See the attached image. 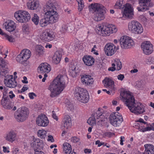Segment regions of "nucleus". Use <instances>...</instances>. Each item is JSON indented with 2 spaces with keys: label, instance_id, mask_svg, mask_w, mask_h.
Instances as JSON below:
<instances>
[{
  "label": "nucleus",
  "instance_id": "obj_1",
  "mask_svg": "<svg viewBox=\"0 0 154 154\" xmlns=\"http://www.w3.org/2000/svg\"><path fill=\"white\" fill-rule=\"evenodd\" d=\"M120 95L122 101L132 112L138 115L144 111L143 105L140 103H135V99L130 91H124L121 92Z\"/></svg>",
  "mask_w": 154,
  "mask_h": 154
},
{
  "label": "nucleus",
  "instance_id": "obj_24",
  "mask_svg": "<svg viewBox=\"0 0 154 154\" xmlns=\"http://www.w3.org/2000/svg\"><path fill=\"white\" fill-rule=\"evenodd\" d=\"M62 125L66 129L70 127L72 125V121L69 116L66 115L64 116L62 121Z\"/></svg>",
  "mask_w": 154,
  "mask_h": 154
},
{
  "label": "nucleus",
  "instance_id": "obj_23",
  "mask_svg": "<svg viewBox=\"0 0 154 154\" xmlns=\"http://www.w3.org/2000/svg\"><path fill=\"white\" fill-rule=\"evenodd\" d=\"M17 134L15 131L11 130L6 134L5 137L6 140L12 143L15 140Z\"/></svg>",
  "mask_w": 154,
  "mask_h": 154
},
{
  "label": "nucleus",
  "instance_id": "obj_5",
  "mask_svg": "<svg viewBox=\"0 0 154 154\" xmlns=\"http://www.w3.org/2000/svg\"><path fill=\"white\" fill-rule=\"evenodd\" d=\"M95 30L98 34L105 36L109 35L110 33L116 32L117 31V29L114 25L104 23L98 25L96 26Z\"/></svg>",
  "mask_w": 154,
  "mask_h": 154
},
{
  "label": "nucleus",
  "instance_id": "obj_7",
  "mask_svg": "<svg viewBox=\"0 0 154 154\" xmlns=\"http://www.w3.org/2000/svg\"><path fill=\"white\" fill-rule=\"evenodd\" d=\"M29 114V111L28 108L23 106L15 111L14 114V118L18 122H23L28 119Z\"/></svg>",
  "mask_w": 154,
  "mask_h": 154
},
{
  "label": "nucleus",
  "instance_id": "obj_63",
  "mask_svg": "<svg viewBox=\"0 0 154 154\" xmlns=\"http://www.w3.org/2000/svg\"><path fill=\"white\" fill-rule=\"evenodd\" d=\"M35 154H44L43 152L37 150V149H34Z\"/></svg>",
  "mask_w": 154,
  "mask_h": 154
},
{
  "label": "nucleus",
  "instance_id": "obj_32",
  "mask_svg": "<svg viewBox=\"0 0 154 154\" xmlns=\"http://www.w3.org/2000/svg\"><path fill=\"white\" fill-rule=\"evenodd\" d=\"M63 152L65 154H70L72 151L71 145L68 143H65L63 145Z\"/></svg>",
  "mask_w": 154,
  "mask_h": 154
},
{
  "label": "nucleus",
  "instance_id": "obj_62",
  "mask_svg": "<svg viewBox=\"0 0 154 154\" xmlns=\"http://www.w3.org/2000/svg\"><path fill=\"white\" fill-rule=\"evenodd\" d=\"M84 152L86 154H89L91 152V150L90 149H86L84 150Z\"/></svg>",
  "mask_w": 154,
  "mask_h": 154
},
{
  "label": "nucleus",
  "instance_id": "obj_9",
  "mask_svg": "<svg viewBox=\"0 0 154 154\" xmlns=\"http://www.w3.org/2000/svg\"><path fill=\"white\" fill-rule=\"evenodd\" d=\"M31 52L28 49L23 50L16 57L17 61L19 63L26 66V62L31 56Z\"/></svg>",
  "mask_w": 154,
  "mask_h": 154
},
{
  "label": "nucleus",
  "instance_id": "obj_44",
  "mask_svg": "<svg viewBox=\"0 0 154 154\" xmlns=\"http://www.w3.org/2000/svg\"><path fill=\"white\" fill-rule=\"evenodd\" d=\"M103 136L104 137H107L109 138L114 137L115 136V134L113 132L110 131L106 132L103 134Z\"/></svg>",
  "mask_w": 154,
  "mask_h": 154
},
{
  "label": "nucleus",
  "instance_id": "obj_56",
  "mask_svg": "<svg viewBox=\"0 0 154 154\" xmlns=\"http://www.w3.org/2000/svg\"><path fill=\"white\" fill-rule=\"evenodd\" d=\"M6 106V107H7V106H9L10 107V108H5L7 109H11L13 107V106L11 104V102L9 100L8 102H7V103L5 104Z\"/></svg>",
  "mask_w": 154,
  "mask_h": 154
},
{
  "label": "nucleus",
  "instance_id": "obj_54",
  "mask_svg": "<svg viewBox=\"0 0 154 154\" xmlns=\"http://www.w3.org/2000/svg\"><path fill=\"white\" fill-rule=\"evenodd\" d=\"M52 117L56 121H57L58 120V117L56 115L55 111H53L52 112Z\"/></svg>",
  "mask_w": 154,
  "mask_h": 154
},
{
  "label": "nucleus",
  "instance_id": "obj_26",
  "mask_svg": "<svg viewBox=\"0 0 154 154\" xmlns=\"http://www.w3.org/2000/svg\"><path fill=\"white\" fill-rule=\"evenodd\" d=\"M4 83L6 86L10 88H15L17 84L15 78H11L10 79L8 80L5 79Z\"/></svg>",
  "mask_w": 154,
  "mask_h": 154
},
{
  "label": "nucleus",
  "instance_id": "obj_19",
  "mask_svg": "<svg viewBox=\"0 0 154 154\" xmlns=\"http://www.w3.org/2000/svg\"><path fill=\"white\" fill-rule=\"evenodd\" d=\"M36 123L39 126L46 127L49 123L47 117L44 114H41L38 116L36 119Z\"/></svg>",
  "mask_w": 154,
  "mask_h": 154
},
{
  "label": "nucleus",
  "instance_id": "obj_4",
  "mask_svg": "<svg viewBox=\"0 0 154 154\" xmlns=\"http://www.w3.org/2000/svg\"><path fill=\"white\" fill-rule=\"evenodd\" d=\"M55 9V6L52 3H47L44 8V10L47 17L46 18L50 23H54L58 20V15L54 11Z\"/></svg>",
  "mask_w": 154,
  "mask_h": 154
},
{
  "label": "nucleus",
  "instance_id": "obj_52",
  "mask_svg": "<svg viewBox=\"0 0 154 154\" xmlns=\"http://www.w3.org/2000/svg\"><path fill=\"white\" fill-rule=\"evenodd\" d=\"M28 95L29 98L31 99H34V97H36L37 96L33 92L29 93Z\"/></svg>",
  "mask_w": 154,
  "mask_h": 154
},
{
  "label": "nucleus",
  "instance_id": "obj_59",
  "mask_svg": "<svg viewBox=\"0 0 154 154\" xmlns=\"http://www.w3.org/2000/svg\"><path fill=\"white\" fill-rule=\"evenodd\" d=\"M149 126L150 131L152 130L154 131V123L151 124H149Z\"/></svg>",
  "mask_w": 154,
  "mask_h": 154
},
{
  "label": "nucleus",
  "instance_id": "obj_3",
  "mask_svg": "<svg viewBox=\"0 0 154 154\" xmlns=\"http://www.w3.org/2000/svg\"><path fill=\"white\" fill-rule=\"evenodd\" d=\"M90 11L94 14V20L96 21L102 20L105 18V8L102 5L98 3L91 4L89 7Z\"/></svg>",
  "mask_w": 154,
  "mask_h": 154
},
{
  "label": "nucleus",
  "instance_id": "obj_31",
  "mask_svg": "<svg viewBox=\"0 0 154 154\" xmlns=\"http://www.w3.org/2000/svg\"><path fill=\"white\" fill-rule=\"evenodd\" d=\"M76 66L73 64H71L69 66V75L72 77L77 76L78 73L75 71Z\"/></svg>",
  "mask_w": 154,
  "mask_h": 154
},
{
  "label": "nucleus",
  "instance_id": "obj_53",
  "mask_svg": "<svg viewBox=\"0 0 154 154\" xmlns=\"http://www.w3.org/2000/svg\"><path fill=\"white\" fill-rule=\"evenodd\" d=\"M3 152L5 153H8L10 152L9 148V147L3 146L2 147Z\"/></svg>",
  "mask_w": 154,
  "mask_h": 154
},
{
  "label": "nucleus",
  "instance_id": "obj_14",
  "mask_svg": "<svg viewBox=\"0 0 154 154\" xmlns=\"http://www.w3.org/2000/svg\"><path fill=\"white\" fill-rule=\"evenodd\" d=\"M140 6L137 9L139 11H145L149 10V8L152 7L153 4L151 2L152 0H138Z\"/></svg>",
  "mask_w": 154,
  "mask_h": 154
},
{
  "label": "nucleus",
  "instance_id": "obj_45",
  "mask_svg": "<svg viewBox=\"0 0 154 154\" xmlns=\"http://www.w3.org/2000/svg\"><path fill=\"white\" fill-rule=\"evenodd\" d=\"M5 62L2 57H0V66H2V70H5V69L8 70V69L5 67Z\"/></svg>",
  "mask_w": 154,
  "mask_h": 154
},
{
  "label": "nucleus",
  "instance_id": "obj_34",
  "mask_svg": "<svg viewBox=\"0 0 154 154\" xmlns=\"http://www.w3.org/2000/svg\"><path fill=\"white\" fill-rule=\"evenodd\" d=\"M82 82L85 85H89L94 82L93 78H81Z\"/></svg>",
  "mask_w": 154,
  "mask_h": 154
},
{
  "label": "nucleus",
  "instance_id": "obj_28",
  "mask_svg": "<svg viewBox=\"0 0 154 154\" xmlns=\"http://www.w3.org/2000/svg\"><path fill=\"white\" fill-rule=\"evenodd\" d=\"M82 60L85 64L88 66H91L94 63V59L90 56H84L82 57Z\"/></svg>",
  "mask_w": 154,
  "mask_h": 154
},
{
  "label": "nucleus",
  "instance_id": "obj_46",
  "mask_svg": "<svg viewBox=\"0 0 154 154\" xmlns=\"http://www.w3.org/2000/svg\"><path fill=\"white\" fill-rule=\"evenodd\" d=\"M67 76L66 71L63 69L60 70L59 74L56 77H64Z\"/></svg>",
  "mask_w": 154,
  "mask_h": 154
},
{
  "label": "nucleus",
  "instance_id": "obj_16",
  "mask_svg": "<svg viewBox=\"0 0 154 154\" xmlns=\"http://www.w3.org/2000/svg\"><path fill=\"white\" fill-rule=\"evenodd\" d=\"M141 47L143 53L146 55L150 54L153 52L152 45L149 41L144 42L141 44Z\"/></svg>",
  "mask_w": 154,
  "mask_h": 154
},
{
  "label": "nucleus",
  "instance_id": "obj_35",
  "mask_svg": "<svg viewBox=\"0 0 154 154\" xmlns=\"http://www.w3.org/2000/svg\"><path fill=\"white\" fill-rule=\"evenodd\" d=\"M46 14L45 13L44 14V17L41 19L40 21L39 24L42 27H44L46 26L49 23V20H47Z\"/></svg>",
  "mask_w": 154,
  "mask_h": 154
},
{
  "label": "nucleus",
  "instance_id": "obj_15",
  "mask_svg": "<svg viewBox=\"0 0 154 154\" xmlns=\"http://www.w3.org/2000/svg\"><path fill=\"white\" fill-rule=\"evenodd\" d=\"M120 43L122 48H130L134 44L133 40L129 37L126 36H123L121 37L120 39Z\"/></svg>",
  "mask_w": 154,
  "mask_h": 154
},
{
  "label": "nucleus",
  "instance_id": "obj_42",
  "mask_svg": "<svg viewBox=\"0 0 154 154\" xmlns=\"http://www.w3.org/2000/svg\"><path fill=\"white\" fill-rule=\"evenodd\" d=\"M32 20L36 25L38 24L39 22V17L36 14H34V16L32 18Z\"/></svg>",
  "mask_w": 154,
  "mask_h": 154
},
{
  "label": "nucleus",
  "instance_id": "obj_41",
  "mask_svg": "<svg viewBox=\"0 0 154 154\" xmlns=\"http://www.w3.org/2000/svg\"><path fill=\"white\" fill-rule=\"evenodd\" d=\"M4 36L7 40L11 42H15V39L11 35H9L5 34H4Z\"/></svg>",
  "mask_w": 154,
  "mask_h": 154
},
{
  "label": "nucleus",
  "instance_id": "obj_40",
  "mask_svg": "<svg viewBox=\"0 0 154 154\" xmlns=\"http://www.w3.org/2000/svg\"><path fill=\"white\" fill-rule=\"evenodd\" d=\"M6 69H5V70H2V69L1 68V72L0 71V77L1 76L2 77L3 76L4 77H13V75H8L7 74L6 75V74L8 72V70Z\"/></svg>",
  "mask_w": 154,
  "mask_h": 154
},
{
  "label": "nucleus",
  "instance_id": "obj_49",
  "mask_svg": "<svg viewBox=\"0 0 154 154\" xmlns=\"http://www.w3.org/2000/svg\"><path fill=\"white\" fill-rule=\"evenodd\" d=\"M122 4L121 1L117 2L115 5V8L117 9H120L122 6Z\"/></svg>",
  "mask_w": 154,
  "mask_h": 154
},
{
  "label": "nucleus",
  "instance_id": "obj_2",
  "mask_svg": "<svg viewBox=\"0 0 154 154\" xmlns=\"http://www.w3.org/2000/svg\"><path fill=\"white\" fill-rule=\"evenodd\" d=\"M62 78H56L51 83L48 89L51 91L50 96L54 97L60 94L63 90L65 86V82L61 80Z\"/></svg>",
  "mask_w": 154,
  "mask_h": 154
},
{
  "label": "nucleus",
  "instance_id": "obj_30",
  "mask_svg": "<svg viewBox=\"0 0 154 154\" xmlns=\"http://www.w3.org/2000/svg\"><path fill=\"white\" fill-rule=\"evenodd\" d=\"M145 154H154V146L150 144H146L144 145Z\"/></svg>",
  "mask_w": 154,
  "mask_h": 154
},
{
  "label": "nucleus",
  "instance_id": "obj_50",
  "mask_svg": "<svg viewBox=\"0 0 154 154\" xmlns=\"http://www.w3.org/2000/svg\"><path fill=\"white\" fill-rule=\"evenodd\" d=\"M136 85L135 86H137L138 88H140L143 87L142 82L141 81L136 82Z\"/></svg>",
  "mask_w": 154,
  "mask_h": 154
},
{
  "label": "nucleus",
  "instance_id": "obj_17",
  "mask_svg": "<svg viewBox=\"0 0 154 154\" xmlns=\"http://www.w3.org/2000/svg\"><path fill=\"white\" fill-rule=\"evenodd\" d=\"M54 37L55 35L52 31H45L41 33L40 38L43 41L47 42L53 40Z\"/></svg>",
  "mask_w": 154,
  "mask_h": 154
},
{
  "label": "nucleus",
  "instance_id": "obj_13",
  "mask_svg": "<svg viewBox=\"0 0 154 154\" xmlns=\"http://www.w3.org/2000/svg\"><path fill=\"white\" fill-rule=\"evenodd\" d=\"M38 72L41 74L38 77H47L49 76L47 74L50 71L51 67L47 63H43L40 64L37 69Z\"/></svg>",
  "mask_w": 154,
  "mask_h": 154
},
{
  "label": "nucleus",
  "instance_id": "obj_47",
  "mask_svg": "<svg viewBox=\"0 0 154 154\" xmlns=\"http://www.w3.org/2000/svg\"><path fill=\"white\" fill-rule=\"evenodd\" d=\"M71 141L74 143H77L79 145L80 144V138L76 137H72L71 138Z\"/></svg>",
  "mask_w": 154,
  "mask_h": 154
},
{
  "label": "nucleus",
  "instance_id": "obj_33",
  "mask_svg": "<svg viewBox=\"0 0 154 154\" xmlns=\"http://www.w3.org/2000/svg\"><path fill=\"white\" fill-rule=\"evenodd\" d=\"M61 56V55L59 52L56 51L52 57L53 63L56 64L58 63L60 61Z\"/></svg>",
  "mask_w": 154,
  "mask_h": 154
},
{
  "label": "nucleus",
  "instance_id": "obj_57",
  "mask_svg": "<svg viewBox=\"0 0 154 154\" xmlns=\"http://www.w3.org/2000/svg\"><path fill=\"white\" fill-rule=\"evenodd\" d=\"M48 141H51V142H53L54 141V140L53 136L51 135H49L48 136Z\"/></svg>",
  "mask_w": 154,
  "mask_h": 154
},
{
  "label": "nucleus",
  "instance_id": "obj_18",
  "mask_svg": "<svg viewBox=\"0 0 154 154\" xmlns=\"http://www.w3.org/2000/svg\"><path fill=\"white\" fill-rule=\"evenodd\" d=\"M118 49V48L113 44L110 43L107 44L104 48L106 54L107 56H110L113 55Z\"/></svg>",
  "mask_w": 154,
  "mask_h": 154
},
{
  "label": "nucleus",
  "instance_id": "obj_8",
  "mask_svg": "<svg viewBox=\"0 0 154 154\" xmlns=\"http://www.w3.org/2000/svg\"><path fill=\"white\" fill-rule=\"evenodd\" d=\"M103 109L99 108L98 110L96 111L95 113L88 119L87 123L90 125L93 126L96 124V120L99 119L98 121H102L105 119L104 116V114L103 113Z\"/></svg>",
  "mask_w": 154,
  "mask_h": 154
},
{
  "label": "nucleus",
  "instance_id": "obj_29",
  "mask_svg": "<svg viewBox=\"0 0 154 154\" xmlns=\"http://www.w3.org/2000/svg\"><path fill=\"white\" fill-rule=\"evenodd\" d=\"M103 82L105 87H111L112 88V90L113 91H115V88L114 87V82L109 78H105Z\"/></svg>",
  "mask_w": 154,
  "mask_h": 154
},
{
  "label": "nucleus",
  "instance_id": "obj_43",
  "mask_svg": "<svg viewBox=\"0 0 154 154\" xmlns=\"http://www.w3.org/2000/svg\"><path fill=\"white\" fill-rule=\"evenodd\" d=\"M77 2L79 4L78 10L79 11H81L82 10L84 7L83 1V0H78Z\"/></svg>",
  "mask_w": 154,
  "mask_h": 154
},
{
  "label": "nucleus",
  "instance_id": "obj_38",
  "mask_svg": "<svg viewBox=\"0 0 154 154\" xmlns=\"http://www.w3.org/2000/svg\"><path fill=\"white\" fill-rule=\"evenodd\" d=\"M47 134L46 131L44 129L39 130L37 132L38 136L41 138H45Z\"/></svg>",
  "mask_w": 154,
  "mask_h": 154
},
{
  "label": "nucleus",
  "instance_id": "obj_64",
  "mask_svg": "<svg viewBox=\"0 0 154 154\" xmlns=\"http://www.w3.org/2000/svg\"><path fill=\"white\" fill-rule=\"evenodd\" d=\"M62 28L61 31H62L63 32H65L67 30V27L65 25L63 26Z\"/></svg>",
  "mask_w": 154,
  "mask_h": 154
},
{
  "label": "nucleus",
  "instance_id": "obj_22",
  "mask_svg": "<svg viewBox=\"0 0 154 154\" xmlns=\"http://www.w3.org/2000/svg\"><path fill=\"white\" fill-rule=\"evenodd\" d=\"M124 14L128 18L130 19L132 17L133 15V10L130 4H126L124 11Z\"/></svg>",
  "mask_w": 154,
  "mask_h": 154
},
{
  "label": "nucleus",
  "instance_id": "obj_10",
  "mask_svg": "<svg viewBox=\"0 0 154 154\" xmlns=\"http://www.w3.org/2000/svg\"><path fill=\"white\" fill-rule=\"evenodd\" d=\"M14 16L17 21L21 23H26L31 18L30 14L26 11H18L14 14Z\"/></svg>",
  "mask_w": 154,
  "mask_h": 154
},
{
  "label": "nucleus",
  "instance_id": "obj_6",
  "mask_svg": "<svg viewBox=\"0 0 154 154\" xmlns=\"http://www.w3.org/2000/svg\"><path fill=\"white\" fill-rule=\"evenodd\" d=\"M74 96L78 100L82 103H87L89 99V96L87 91L83 88L76 87L74 92Z\"/></svg>",
  "mask_w": 154,
  "mask_h": 154
},
{
  "label": "nucleus",
  "instance_id": "obj_55",
  "mask_svg": "<svg viewBox=\"0 0 154 154\" xmlns=\"http://www.w3.org/2000/svg\"><path fill=\"white\" fill-rule=\"evenodd\" d=\"M109 71H111L112 72L115 71L116 70V68L115 67V65L114 64H112V67H109L108 69Z\"/></svg>",
  "mask_w": 154,
  "mask_h": 154
},
{
  "label": "nucleus",
  "instance_id": "obj_25",
  "mask_svg": "<svg viewBox=\"0 0 154 154\" xmlns=\"http://www.w3.org/2000/svg\"><path fill=\"white\" fill-rule=\"evenodd\" d=\"M27 6L29 9L34 10L38 8L39 4L37 0H29L27 2Z\"/></svg>",
  "mask_w": 154,
  "mask_h": 154
},
{
  "label": "nucleus",
  "instance_id": "obj_20",
  "mask_svg": "<svg viewBox=\"0 0 154 154\" xmlns=\"http://www.w3.org/2000/svg\"><path fill=\"white\" fill-rule=\"evenodd\" d=\"M134 127V128L138 129L139 131L144 132L150 131L149 126V124L147 122L143 123H135Z\"/></svg>",
  "mask_w": 154,
  "mask_h": 154
},
{
  "label": "nucleus",
  "instance_id": "obj_51",
  "mask_svg": "<svg viewBox=\"0 0 154 154\" xmlns=\"http://www.w3.org/2000/svg\"><path fill=\"white\" fill-rule=\"evenodd\" d=\"M147 63L149 64L154 63V57H149L148 59Z\"/></svg>",
  "mask_w": 154,
  "mask_h": 154
},
{
  "label": "nucleus",
  "instance_id": "obj_27",
  "mask_svg": "<svg viewBox=\"0 0 154 154\" xmlns=\"http://www.w3.org/2000/svg\"><path fill=\"white\" fill-rule=\"evenodd\" d=\"M42 141L39 138H34L30 143L31 146L34 149H38L41 147Z\"/></svg>",
  "mask_w": 154,
  "mask_h": 154
},
{
  "label": "nucleus",
  "instance_id": "obj_61",
  "mask_svg": "<svg viewBox=\"0 0 154 154\" xmlns=\"http://www.w3.org/2000/svg\"><path fill=\"white\" fill-rule=\"evenodd\" d=\"M9 97L11 99L13 98L14 97H15V95L13 93V92L12 91H10L9 92Z\"/></svg>",
  "mask_w": 154,
  "mask_h": 154
},
{
  "label": "nucleus",
  "instance_id": "obj_36",
  "mask_svg": "<svg viewBox=\"0 0 154 154\" xmlns=\"http://www.w3.org/2000/svg\"><path fill=\"white\" fill-rule=\"evenodd\" d=\"M112 63L115 64V67L117 70H120L122 67V63L119 59H115L114 61V63Z\"/></svg>",
  "mask_w": 154,
  "mask_h": 154
},
{
  "label": "nucleus",
  "instance_id": "obj_60",
  "mask_svg": "<svg viewBox=\"0 0 154 154\" xmlns=\"http://www.w3.org/2000/svg\"><path fill=\"white\" fill-rule=\"evenodd\" d=\"M19 149L17 148H14L13 149L12 153L13 154H16L17 153Z\"/></svg>",
  "mask_w": 154,
  "mask_h": 154
},
{
  "label": "nucleus",
  "instance_id": "obj_11",
  "mask_svg": "<svg viewBox=\"0 0 154 154\" xmlns=\"http://www.w3.org/2000/svg\"><path fill=\"white\" fill-rule=\"evenodd\" d=\"M110 124L114 127H119L123 121L122 117L119 112L112 114L109 117Z\"/></svg>",
  "mask_w": 154,
  "mask_h": 154
},
{
  "label": "nucleus",
  "instance_id": "obj_48",
  "mask_svg": "<svg viewBox=\"0 0 154 154\" xmlns=\"http://www.w3.org/2000/svg\"><path fill=\"white\" fill-rule=\"evenodd\" d=\"M29 88L26 85H24L21 89V90H18L17 92L18 93H21L24 92L28 89Z\"/></svg>",
  "mask_w": 154,
  "mask_h": 154
},
{
  "label": "nucleus",
  "instance_id": "obj_39",
  "mask_svg": "<svg viewBox=\"0 0 154 154\" xmlns=\"http://www.w3.org/2000/svg\"><path fill=\"white\" fill-rule=\"evenodd\" d=\"M9 100H8V98L7 97H2V98L1 100V103L4 108H10L9 106H8L7 107H6V106L5 105L6 103H7V102H8Z\"/></svg>",
  "mask_w": 154,
  "mask_h": 154
},
{
  "label": "nucleus",
  "instance_id": "obj_37",
  "mask_svg": "<svg viewBox=\"0 0 154 154\" xmlns=\"http://www.w3.org/2000/svg\"><path fill=\"white\" fill-rule=\"evenodd\" d=\"M44 47L41 45H38L36 48V54H37L40 56L43 54Z\"/></svg>",
  "mask_w": 154,
  "mask_h": 154
},
{
  "label": "nucleus",
  "instance_id": "obj_12",
  "mask_svg": "<svg viewBox=\"0 0 154 154\" xmlns=\"http://www.w3.org/2000/svg\"><path fill=\"white\" fill-rule=\"evenodd\" d=\"M128 28L133 33L137 34H140L143 31L142 25L138 22L132 21L128 25Z\"/></svg>",
  "mask_w": 154,
  "mask_h": 154
},
{
  "label": "nucleus",
  "instance_id": "obj_21",
  "mask_svg": "<svg viewBox=\"0 0 154 154\" xmlns=\"http://www.w3.org/2000/svg\"><path fill=\"white\" fill-rule=\"evenodd\" d=\"M3 26L5 29L9 32L14 30L16 28L15 23L11 20H8L3 24Z\"/></svg>",
  "mask_w": 154,
  "mask_h": 154
},
{
  "label": "nucleus",
  "instance_id": "obj_58",
  "mask_svg": "<svg viewBox=\"0 0 154 154\" xmlns=\"http://www.w3.org/2000/svg\"><path fill=\"white\" fill-rule=\"evenodd\" d=\"M102 142H100L99 140H97L95 142V144L97 145L98 146L100 147L103 144H102Z\"/></svg>",
  "mask_w": 154,
  "mask_h": 154
}]
</instances>
